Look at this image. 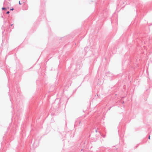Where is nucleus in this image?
Here are the masks:
<instances>
[{
    "label": "nucleus",
    "instance_id": "1",
    "mask_svg": "<svg viewBox=\"0 0 152 152\" xmlns=\"http://www.w3.org/2000/svg\"><path fill=\"white\" fill-rule=\"evenodd\" d=\"M11 95L9 94L10 98V100L12 103V100L13 101H16L20 102V99L23 98V96L20 93L19 87L18 85H15L12 86L11 88Z\"/></svg>",
    "mask_w": 152,
    "mask_h": 152
},
{
    "label": "nucleus",
    "instance_id": "2",
    "mask_svg": "<svg viewBox=\"0 0 152 152\" xmlns=\"http://www.w3.org/2000/svg\"><path fill=\"white\" fill-rule=\"evenodd\" d=\"M36 97H34L33 98L30 102V104L29 105V108H33V106L34 107V109L37 107V106H40L42 104V101H40L39 98L37 99L35 101Z\"/></svg>",
    "mask_w": 152,
    "mask_h": 152
},
{
    "label": "nucleus",
    "instance_id": "3",
    "mask_svg": "<svg viewBox=\"0 0 152 152\" xmlns=\"http://www.w3.org/2000/svg\"><path fill=\"white\" fill-rule=\"evenodd\" d=\"M122 66L124 69H130L132 70L134 69V67L129 63L128 60H126L123 62Z\"/></svg>",
    "mask_w": 152,
    "mask_h": 152
},
{
    "label": "nucleus",
    "instance_id": "4",
    "mask_svg": "<svg viewBox=\"0 0 152 152\" xmlns=\"http://www.w3.org/2000/svg\"><path fill=\"white\" fill-rule=\"evenodd\" d=\"M103 79L98 77L95 79L94 81V84L95 86H100L103 84Z\"/></svg>",
    "mask_w": 152,
    "mask_h": 152
},
{
    "label": "nucleus",
    "instance_id": "5",
    "mask_svg": "<svg viewBox=\"0 0 152 152\" xmlns=\"http://www.w3.org/2000/svg\"><path fill=\"white\" fill-rule=\"evenodd\" d=\"M105 75L107 77L110 78V81L113 80L112 78L115 76L114 75H113V73H111L109 71L105 72Z\"/></svg>",
    "mask_w": 152,
    "mask_h": 152
},
{
    "label": "nucleus",
    "instance_id": "6",
    "mask_svg": "<svg viewBox=\"0 0 152 152\" xmlns=\"http://www.w3.org/2000/svg\"><path fill=\"white\" fill-rule=\"evenodd\" d=\"M99 138V135L96 134L94 137H91V139L92 141L96 142L97 141Z\"/></svg>",
    "mask_w": 152,
    "mask_h": 152
},
{
    "label": "nucleus",
    "instance_id": "7",
    "mask_svg": "<svg viewBox=\"0 0 152 152\" xmlns=\"http://www.w3.org/2000/svg\"><path fill=\"white\" fill-rule=\"evenodd\" d=\"M81 68V66L80 63L79 64L78 63H76V68L75 69V70L78 71Z\"/></svg>",
    "mask_w": 152,
    "mask_h": 152
},
{
    "label": "nucleus",
    "instance_id": "8",
    "mask_svg": "<svg viewBox=\"0 0 152 152\" xmlns=\"http://www.w3.org/2000/svg\"><path fill=\"white\" fill-rule=\"evenodd\" d=\"M148 6L147 5L144 4L142 5L140 7V10H142L143 11H144L145 9H146L147 8H148Z\"/></svg>",
    "mask_w": 152,
    "mask_h": 152
},
{
    "label": "nucleus",
    "instance_id": "9",
    "mask_svg": "<svg viewBox=\"0 0 152 152\" xmlns=\"http://www.w3.org/2000/svg\"><path fill=\"white\" fill-rule=\"evenodd\" d=\"M60 99L59 98L56 99L55 101V103L58 105V107H59L60 104Z\"/></svg>",
    "mask_w": 152,
    "mask_h": 152
},
{
    "label": "nucleus",
    "instance_id": "10",
    "mask_svg": "<svg viewBox=\"0 0 152 152\" xmlns=\"http://www.w3.org/2000/svg\"><path fill=\"white\" fill-rule=\"evenodd\" d=\"M37 91L39 94H42L43 92V90L41 87H37Z\"/></svg>",
    "mask_w": 152,
    "mask_h": 152
},
{
    "label": "nucleus",
    "instance_id": "11",
    "mask_svg": "<svg viewBox=\"0 0 152 152\" xmlns=\"http://www.w3.org/2000/svg\"><path fill=\"white\" fill-rule=\"evenodd\" d=\"M45 16V15L43 12H41L40 15L38 17V19H40L42 18H44Z\"/></svg>",
    "mask_w": 152,
    "mask_h": 152
},
{
    "label": "nucleus",
    "instance_id": "12",
    "mask_svg": "<svg viewBox=\"0 0 152 152\" xmlns=\"http://www.w3.org/2000/svg\"><path fill=\"white\" fill-rule=\"evenodd\" d=\"M81 123V121L77 120L75 122V124L74 125L75 126H79V125Z\"/></svg>",
    "mask_w": 152,
    "mask_h": 152
},
{
    "label": "nucleus",
    "instance_id": "13",
    "mask_svg": "<svg viewBox=\"0 0 152 152\" xmlns=\"http://www.w3.org/2000/svg\"><path fill=\"white\" fill-rule=\"evenodd\" d=\"M66 132H63L62 133H61L62 134V138L63 139L62 141H63L64 140V139H63L64 137H65V135L66 134Z\"/></svg>",
    "mask_w": 152,
    "mask_h": 152
},
{
    "label": "nucleus",
    "instance_id": "14",
    "mask_svg": "<svg viewBox=\"0 0 152 152\" xmlns=\"http://www.w3.org/2000/svg\"><path fill=\"white\" fill-rule=\"evenodd\" d=\"M89 48H90L88 47H86L84 48V50H85V52L86 53H87V52H88L89 51V50H90Z\"/></svg>",
    "mask_w": 152,
    "mask_h": 152
},
{
    "label": "nucleus",
    "instance_id": "15",
    "mask_svg": "<svg viewBox=\"0 0 152 152\" xmlns=\"http://www.w3.org/2000/svg\"><path fill=\"white\" fill-rule=\"evenodd\" d=\"M60 39L61 40H67L68 39V38L66 37H61Z\"/></svg>",
    "mask_w": 152,
    "mask_h": 152
},
{
    "label": "nucleus",
    "instance_id": "16",
    "mask_svg": "<svg viewBox=\"0 0 152 152\" xmlns=\"http://www.w3.org/2000/svg\"><path fill=\"white\" fill-rule=\"evenodd\" d=\"M99 37L98 36H96L94 37V42H97L99 39Z\"/></svg>",
    "mask_w": 152,
    "mask_h": 152
},
{
    "label": "nucleus",
    "instance_id": "17",
    "mask_svg": "<svg viewBox=\"0 0 152 152\" xmlns=\"http://www.w3.org/2000/svg\"><path fill=\"white\" fill-rule=\"evenodd\" d=\"M9 4H10V3L9 2L6 1V0H4L3 3L4 5H8Z\"/></svg>",
    "mask_w": 152,
    "mask_h": 152
},
{
    "label": "nucleus",
    "instance_id": "18",
    "mask_svg": "<svg viewBox=\"0 0 152 152\" xmlns=\"http://www.w3.org/2000/svg\"><path fill=\"white\" fill-rule=\"evenodd\" d=\"M146 91L144 93V94L145 95L146 94V95L147 96H148V95L149 94V89H147Z\"/></svg>",
    "mask_w": 152,
    "mask_h": 152
},
{
    "label": "nucleus",
    "instance_id": "19",
    "mask_svg": "<svg viewBox=\"0 0 152 152\" xmlns=\"http://www.w3.org/2000/svg\"><path fill=\"white\" fill-rule=\"evenodd\" d=\"M41 5L43 7L44 6L45 4V2L44 0H41Z\"/></svg>",
    "mask_w": 152,
    "mask_h": 152
},
{
    "label": "nucleus",
    "instance_id": "20",
    "mask_svg": "<svg viewBox=\"0 0 152 152\" xmlns=\"http://www.w3.org/2000/svg\"><path fill=\"white\" fill-rule=\"evenodd\" d=\"M99 133L100 135L103 138H105L106 137V135L105 134H103L100 131H99Z\"/></svg>",
    "mask_w": 152,
    "mask_h": 152
},
{
    "label": "nucleus",
    "instance_id": "21",
    "mask_svg": "<svg viewBox=\"0 0 152 152\" xmlns=\"http://www.w3.org/2000/svg\"><path fill=\"white\" fill-rule=\"evenodd\" d=\"M26 0H21V2H22V3H23V6L25 5H26L25 3H26Z\"/></svg>",
    "mask_w": 152,
    "mask_h": 152
},
{
    "label": "nucleus",
    "instance_id": "22",
    "mask_svg": "<svg viewBox=\"0 0 152 152\" xmlns=\"http://www.w3.org/2000/svg\"><path fill=\"white\" fill-rule=\"evenodd\" d=\"M1 68L2 69H4V71L5 73H6V74H7L6 71L5 69H4V66H1Z\"/></svg>",
    "mask_w": 152,
    "mask_h": 152
},
{
    "label": "nucleus",
    "instance_id": "23",
    "mask_svg": "<svg viewBox=\"0 0 152 152\" xmlns=\"http://www.w3.org/2000/svg\"><path fill=\"white\" fill-rule=\"evenodd\" d=\"M1 9H2V10H7V8L6 7H2L1 8Z\"/></svg>",
    "mask_w": 152,
    "mask_h": 152
},
{
    "label": "nucleus",
    "instance_id": "24",
    "mask_svg": "<svg viewBox=\"0 0 152 152\" xmlns=\"http://www.w3.org/2000/svg\"><path fill=\"white\" fill-rule=\"evenodd\" d=\"M129 75H126V78H125V79H126V80H127L128 79H129Z\"/></svg>",
    "mask_w": 152,
    "mask_h": 152
},
{
    "label": "nucleus",
    "instance_id": "25",
    "mask_svg": "<svg viewBox=\"0 0 152 152\" xmlns=\"http://www.w3.org/2000/svg\"><path fill=\"white\" fill-rule=\"evenodd\" d=\"M10 26L12 27L13 26L12 28H14V26L13 24H11L10 25H9V28H10Z\"/></svg>",
    "mask_w": 152,
    "mask_h": 152
},
{
    "label": "nucleus",
    "instance_id": "26",
    "mask_svg": "<svg viewBox=\"0 0 152 152\" xmlns=\"http://www.w3.org/2000/svg\"><path fill=\"white\" fill-rule=\"evenodd\" d=\"M4 24L5 23H8V22H7V20H4Z\"/></svg>",
    "mask_w": 152,
    "mask_h": 152
},
{
    "label": "nucleus",
    "instance_id": "27",
    "mask_svg": "<svg viewBox=\"0 0 152 152\" xmlns=\"http://www.w3.org/2000/svg\"><path fill=\"white\" fill-rule=\"evenodd\" d=\"M39 82V81L38 80L36 81V83H37V85H39V84H38Z\"/></svg>",
    "mask_w": 152,
    "mask_h": 152
},
{
    "label": "nucleus",
    "instance_id": "28",
    "mask_svg": "<svg viewBox=\"0 0 152 152\" xmlns=\"http://www.w3.org/2000/svg\"><path fill=\"white\" fill-rule=\"evenodd\" d=\"M22 4H23V3H22H22H21L20 2V1H19V4L20 5H21Z\"/></svg>",
    "mask_w": 152,
    "mask_h": 152
},
{
    "label": "nucleus",
    "instance_id": "29",
    "mask_svg": "<svg viewBox=\"0 0 152 152\" xmlns=\"http://www.w3.org/2000/svg\"><path fill=\"white\" fill-rule=\"evenodd\" d=\"M140 143L137 144L136 146V148H137L138 147V146H139V145H140Z\"/></svg>",
    "mask_w": 152,
    "mask_h": 152
},
{
    "label": "nucleus",
    "instance_id": "30",
    "mask_svg": "<svg viewBox=\"0 0 152 152\" xmlns=\"http://www.w3.org/2000/svg\"><path fill=\"white\" fill-rule=\"evenodd\" d=\"M10 13V12L9 11H7L6 12V13L7 14H8Z\"/></svg>",
    "mask_w": 152,
    "mask_h": 152
},
{
    "label": "nucleus",
    "instance_id": "31",
    "mask_svg": "<svg viewBox=\"0 0 152 152\" xmlns=\"http://www.w3.org/2000/svg\"><path fill=\"white\" fill-rule=\"evenodd\" d=\"M96 96H97V98L99 97V96H100L98 94H96L95 95L96 97Z\"/></svg>",
    "mask_w": 152,
    "mask_h": 152
},
{
    "label": "nucleus",
    "instance_id": "32",
    "mask_svg": "<svg viewBox=\"0 0 152 152\" xmlns=\"http://www.w3.org/2000/svg\"><path fill=\"white\" fill-rule=\"evenodd\" d=\"M112 107H110L107 110V111H108V110H109Z\"/></svg>",
    "mask_w": 152,
    "mask_h": 152
},
{
    "label": "nucleus",
    "instance_id": "33",
    "mask_svg": "<svg viewBox=\"0 0 152 152\" xmlns=\"http://www.w3.org/2000/svg\"><path fill=\"white\" fill-rule=\"evenodd\" d=\"M14 10V9L13 8V7H11V8L10 9V10Z\"/></svg>",
    "mask_w": 152,
    "mask_h": 152
},
{
    "label": "nucleus",
    "instance_id": "34",
    "mask_svg": "<svg viewBox=\"0 0 152 152\" xmlns=\"http://www.w3.org/2000/svg\"><path fill=\"white\" fill-rule=\"evenodd\" d=\"M77 88L75 90H74L73 92H75L76 91H77Z\"/></svg>",
    "mask_w": 152,
    "mask_h": 152
},
{
    "label": "nucleus",
    "instance_id": "35",
    "mask_svg": "<svg viewBox=\"0 0 152 152\" xmlns=\"http://www.w3.org/2000/svg\"><path fill=\"white\" fill-rule=\"evenodd\" d=\"M148 138L149 139H150V135H149L148 136Z\"/></svg>",
    "mask_w": 152,
    "mask_h": 152
},
{
    "label": "nucleus",
    "instance_id": "36",
    "mask_svg": "<svg viewBox=\"0 0 152 152\" xmlns=\"http://www.w3.org/2000/svg\"><path fill=\"white\" fill-rule=\"evenodd\" d=\"M1 17L2 18H3V19H4V20H5V18H4V17H3V15H1Z\"/></svg>",
    "mask_w": 152,
    "mask_h": 152
},
{
    "label": "nucleus",
    "instance_id": "37",
    "mask_svg": "<svg viewBox=\"0 0 152 152\" xmlns=\"http://www.w3.org/2000/svg\"><path fill=\"white\" fill-rule=\"evenodd\" d=\"M95 132H96V133H97V132H98V131H97V129H96V130H95Z\"/></svg>",
    "mask_w": 152,
    "mask_h": 152
},
{
    "label": "nucleus",
    "instance_id": "38",
    "mask_svg": "<svg viewBox=\"0 0 152 152\" xmlns=\"http://www.w3.org/2000/svg\"><path fill=\"white\" fill-rule=\"evenodd\" d=\"M11 124H12V123H10L9 124V126H11Z\"/></svg>",
    "mask_w": 152,
    "mask_h": 152
},
{
    "label": "nucleus",
    "instance_id": "39",
    "mask_svg": "<svg viewBox=\"0 0 152 152\" xmlns=\"http://www.w3.org/2000/svg\"><path fill=\"white\" fill-rule=\"evenodd\" d=\"M7 129L8 130V129H10V126H8L7 128Z\"/></svg>",
    "mask_w": 152,
    "mask_h": 152
},
{
    "label": "nucleus",
    "instance_id": "40",
    "mask_svg": "<svg viewBox=\"0 0 152 152\" xmlns=\"http://www.w3.org/2000/svg\"><path fill=\"white\" fill-rule=\"evenodd\" d=\"M145 99V100H147V98L146 99L145 98V99Z\"/></svg>",
    "mask_w": 152,
    "mask_h": 152
},
{
    "label": "nucleus",
    "instance_id": "41",
    "mask_svg": "<svg viewBox=\"0 0 152 152\" xmlns=\"http://www.w3.org/2000/svg\"><path fill=\"white\" fill-rule=\"evenodd\" d=\"M149 25L150 26L152 25V23H150Z\"/></svg>",
    "mask_w": 152,
    "mask_h": 152
},
{
    "label": "nucleus",
    "instance_id": "42",
    "mask_svg": "<svg viewBox=\"0 0 152 152\" xmlns=\"http://www.w3.org/2000/svg\"><path fill=\"white\" fill-rule=\"evenodd\" d=\"M103 16V17L102 18H103V17H105V15H104Z\"/></svg>",
    "mask_w": 152,
    "mask_h": 152
},
{
    "label": "nucleus",
    "instance_id": "43",
    "mask_svg": "<svg viewBox=\"0 0 152 152\" xmlns=\"http://www.w3.org/2000/svg\"><path fill=\"white\" fill-rule=\"evenodd\" d=\"M4 31H2V33H3L4 32Z\"/></svg>",
    "mask_w": 152,
    "mask_h": 152
},
{
    "label": "nucleus",
    "instance_id": "44",
    "mask_svg": "<svg viewBox=\"0 0 152 152\" xmlns=\"http://www.w3.org/2000/svg\"><path fill=\"white\" fill-rule=\"evenodd\" d=\"M124 76L123 75L121 76V77H124Z\"/></svg>",
    "mask_w": 152,
    "mask_h": 152
},
{
    "label": "nucleus",
    "instance_id": "45",
    "mask_svg": "<svg viewBox=\"0 0 152 152\" xmlns=\"http://www.w3.org/2000/svg\"><path fill=\"white\" fill-rule=\"evenodd\" d=\"M83 150V149H82L81 150V151H82Z\"/></svg>",
    "mask_w": 152,
    "mask_h": 152
},
{
    "label": "nucleus",
    "instance_id": "46",
    "mask_svg": "<svg viewBox=\"0 0 152 152\" xmlns=\"http://www.w3.org/2000/svg\"><path fill=\"white\" fill-rule=\"evenodd\" d=\"M83 144H85V142H84L83 143Z\"/></svg>",
    "mask_w": 152,
    "mask_h": 152
},
{
    "label": "nucleus",
    "instance_id": "47",
    "mask_svg": "<svg viewBox=\"0 0 152 152\" xmlns=\"http://www.w3.org/2000/svg\"><path fill=\"white\" fill-rule=\"evenodd\" d=\"M137 7H138V6H137Z\"/></svg>",
    "mask_w": 152,
    "mask_h": 152
},
{
    "label": "nucleus",
    "instance_id": "48",
    "mask_svg": "<svg viewBox=\"0 0 152 152\" xmlns=\"http://www.w3.org/2000/svg\"><path fill=\"white\" fill-rule=\"evenodd\" d=\"M3 27L4 26H3V25H2V27Z\"/></svg>",
    "mask_w": 152,
    "mask_h": 152
},
{
    "label": "nucleus",
    "instance_id": "49",
    "mask_svg": "<svg viewBox=\"0 0 152 152\" xmlns=\"http://www.w3.org/2000/svg\"><path fill=\"white\" fill-rule=\"evenodd\" d=\"M109 151V152H110V151Z\"/></svg>",
    "mask_w": 152,
    "mask_h": 152
},
{
    "label": "nucleus",
    "instance_id": "50",
    "mask_svg": "<svg viewBox=\"0 0 152 152\" xmlns=\"http://www.w3.org/2000/svg\"><path fill=\"white\" fill-rule=\"evenodd\" d=\"M7 8H8V9H9V7H7Z\"/></svg>",
    "mask_w": 152,
    "mask_h": 152
},
{
    "label": "nucleus",
    "instance_id": "51",
    "mask_svg": "<svg viewBox=\"0 0 152 152\" xmlns=\"http://www.w3.org/2000/svg\"><path fill=\"white\" fill-rule=\"evenodd\" d=\"M9 91H10V88H9Z\"/></svg>",
    "mask_w": 152,
    "mask_h": 152
}]
</instances>
